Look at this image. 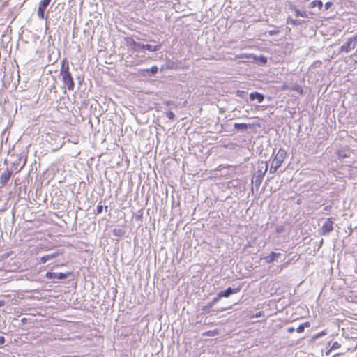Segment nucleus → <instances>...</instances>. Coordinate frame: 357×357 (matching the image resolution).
Listing matches in <instances>:
<instances>
[{"mask_svg":"<svg viewBox=\"0 0 357 357\" xmlns=\"http://www.w3.org/2000/svg\"><path fill=\"white\" fill-rule=\"evenodd\" d=\"M60 75L64 85L69 91H73L75 87V82L70 72L69 63L66 58L63 59L61 63Z\"/></svg>","mask_w":357,"mask_h":357,"instance_id":"1","label":"nucleus"},{"mask_svg":"<svg viewBox=\"0 0 357 357\" xmlns=\"http://www.w3.org/2000/svg\"><path fill=\"white\" fill-rule=\"evenodd\" d=\"M287 157V152L284 149H279L276 155L271 162L270 168L271 173H275L277 169L282 165V162Z\"/></svg>","mask_w":357,"mask_h":357,"instance_id":"2","label":"nucleus"},{"mask_svg":"<svg viewBox=\"0 0 357 357\" xmlns=\"http://www.w3.org/2000/svg\"><path fill=\"white\" fill-rule=\"evenodd\" d=\"M357 45V33L352 37L349 38L347 41L341 46L340 51L344 52H349L354 50Z\"/></svg>","mask_w":357,"mask_h":357,"instance_id":"3","label":"nucleus"},{"mask_svg":"<svg viewBox=\"0 0 357 357\" xmlns=\"http://www.w3.org/2000/svg\"><path fill=\"white\" fill-rule=\"evenodd\" d=\"M52 0H41L38 4L37 15L40 20H46L45 13L47 6L50 4Z\"/></svg>","mask_w":357,"mask_h":357,"instance_id":"4","label":"nucleus"},{"mask_svg":"<svg viewBox=\"0 0 357 357\" xmlns=\"http://www.w3.org/2000/svg\"><path fill=\"white\" fill-rule=\"evenodd\" d=\"M333 230V221L332 218H328L321 227V234L323 235L328 234Z\"/></svg>","mask_w":357,"mask_h":357,"instance_id":"5","label":"nucleus"},{"mask_svg":"<svg viewBox=\"0 0 357 357\" xmlns=\"http://www.w3.org/2000/svg\"><path fill=\"white\" fill-rule=\"evenodd\" d=\"M13 174L12 170L6 169L0 176V183L2 186L7 184Z\"/></svg>","mask_w":357,"mask_h":357,"instance_id":"6","label":"nucleus"},{"mask_svg":"<svg viewBox=\"0 0 357 357\" xmlns=\"http://www.w3.org/2000/svg\"><path fill=\"white\" fill-rule=\"evenodd\" d=\"M45 277L50 280H61L67 277V274L63 273L47 272Z\"/></svg>","mask_w":357,"mask_h":357,"instance_id":"7","label":"nucleus"},{"mask_svg":"<svg viewBox=\"0 0 357 357\" xmlns=\"http://www.w3.org/2000/svg\"><path fill=\"white\" fill-rule=\"evenodd\" d=\"M242 285H239L238 287L235 289H232L231 287H228L226 290L220 291V294L222 297H229L232 294H236L241 290Z\"/></svg>","mask_w":357,"mask_h":357,"instance_id":"8","label":"nucleus"},{"mask_svg":"<svg viewBox=\"0 0 357 357\" xmlns=\"http://www.w3.org/2000/svg\"><path fill=\"white\" fill-rule=\"evenodd\" d=\"M238 59H249V58H253L256 61H259L260 63H263V64H265L267 62V59L265 57V56H260V57H257L255 55H252V54H249V55H247V54H241L239 56H237Z\"/></svg>","mask_w":357,"mask_h":357,"instance_id":"9","label":"nucleus"},{"mask_svg":"<svg viewBox=\"0 0 357 357\" xmlns=\"http://www.w3.org/2000/svg\"><path fill=\"white\" fill-rule=\"evenodd\" d=\"M281 254L280 252H271L269 255L266 256L264 259L267 264L273 262L277 257H280Z\"/></svg>","mask_w":357,"mask_h":357,"instance_id":"10","label":"nucleus"},{"mask_svg":"<svg viewBox=\"0 0 357 357\" xmlns=\"http://www.w3.org/2000/svg\"><path fill=\"white\" fill-rule=\"evenodd\" d=\"M250 100H257L259 103H261L264 100V96L259 92H253L250 94Z\"/></svg>","mask_w":357,"mask_h":357,"instance_id":"11","label":"nucleus"},{"mask_svg":"<svg viewBox=\"0 0 357 357\" xmlns=\"http://www.w3.org/2000/svg\"><path fill=\"white\" fill-rule=\"evenodd\" d=\"M161 45H158L155 46H152L151 45L146 44V45H141L139 46V48L142 50H148L149 52H155L160 49Z\"/></svg>","mask_w":357,"mask_h":357,"instance_id":"12","label":"nucleus"},{"mask_svg":"<svg viewBox=\"0 0 357 357\" xmlns=\"http://www.w3.org/2000/svg\"><path fill=\"white\" fill-rule=\"evenodd\" d=\"M126 44L132 47L134 50L137 51L139 49L140 43L135 42L132 38H126Z\"/></svg>","mask_w":357,"mask_h":357,"instance_id":"13","label":"nucleus"},{"mask_svg":"<svg viewBox=\"0 0 357 357\" xmlns=\"http://www.w3.org/2000/svg\"><path fill=\"white\" fill-rule=\"evenodd\" d=\"M234 128L237 129V130H246L248 128H251L253 127V125H251V124H246L245 123H236L234 124Z\"/></svg>","mask_w":357,"mask_h":357,"instance_id":"14","label":"nucleus"},{"mask_svg":"<svg viewBox=\"0 0 357 357\" xmlns=\"http://www.w3.org/2000/svg\"><path fill=\"white\" fill-rule=\"evenodd\" d=\"M259 165V176H263L268 169V164L266 162H260Z\"/></svg>","mask_w":357,"mask_h":357,"instance_id":"15","label":"nucleus"},{"mask_svg":"<svg viewBox=\"0 0 357 357\" xmlns=\"http://www.w3.org/2000/svg\"><path fill=\"white\" fill-rule=\"evenodd\" d=\"M57 255H58V253H53V254L46 255L43 256L42 257H40V263H45L48 260L54 259Z\"/></svg>","mask_w":357,"mask_h":357,"instance_id":"16","label":"nucleus"},{"mask_svg":"<svg viewBox=\"0 0 357 357\" xmlns=\"http://www.w3.org/2000/svg\"><path fill=\"white\" fill-rule=\"evenodd\" d=\"M158 68L156 66H152L151 68H146V69H142L141 70V72L144 73H148V74H152V75H155L158 73Z\"/></svg>","mask_w":357,"mask_h":357,"instance_id":"17","label":"nucleus"},{"mask_svg":"<svg viewBox=\"0 0 357 357\" xmlns=\"http://www.w3.org/2000/svg\"><path fill=\"white\" fill-rule=\"evenodd\" d=\"M310 326V323L309 321H306L305 323L301 324L296 328V332L298 333H301L304 331L305 328H307Z\"/></svg>","mask_w":357,"mask_h":357,"instance_id":"18","label":"nucleus"},{"mask_svg":"<svg viewBox=\"0 0 357 357\" xmlns=\"http://www.w3.org/2000/svg\"><path fill=\"white\" fill-rule=\"evenodd\" d=\"M322 6H323V3L320 0H314L310 3L311 8L318 7L319 9H321Z\"/></svg>","mask_w":357,"mask_h":357,"instance_id":"19","label":"nucleus"},{"mask_svg":"<svg viewBox=\"0 0 357 357\" xmlns=\"http://www.w3.org/2000/svg\"><path fill=\"white\" fill-rule=\"evenodd\" d=\"M290 89L298 92L300 95H303L304 93L303 87L298 84L293 86Z\"/></svg>","mask_w":357,"mask_h":357,"instance_id":"20","label":"nucleus"},{"mask_svg":"<svg viewBox=\"0 0 357 357\" xmlns=\"http://www.w3.org/2000/svg\"><path fill=\"white\" fill-rule=\"evenodd\" d=\"M218 334V331L217 329L215 330H210L208 331H206L202 333L203 336H215Z\"/></svg>","mask_w":357,"mask_h":357,"instance_id":"21","label":"nucleus"},{"mask_svg":"<svg viewBox=\"0 0 357 357\" xmlns=\"http://www.w3.org/2000/svg\"><path fill=\"white\" fill-rule=\"evenodd\" d=\"M341 347V344L338 342H334L331 347V349L326 352V355H328L333 350L337 349Z\"/></svg>","mask_w":357,"mask_h":357,"instance_id":"22","label":"nucleus"},{"mask_svg":"<svg viewBox=\"0 0 357 357\" xmlns=\"http://www.w3.org/2000/svg\"><path fill=\"white\" fill-rule=\"evenodd\" d=\"M221 298H222V297L221 296V295H220V294L219 292L217 294V296L215 298H213V299L212 300V302L209 304V307H211L213 303H215L218 301H219Z\"/></svg>","mask_w":357,"mask_h":357,"instance_id":"23","label":"nucleus"},{"mask_svg":"<svg viewBox=\"0 0 357 357\" xmlns=\"http://www.w3.org/2000/svg\"><path fill=\"white\" fill-rule=\"evenodd\" d=\"M337 155L340 158H348L349 155L347 154H346L345 153H344L343 151H338L337 152Z\"/></svg>","mask_w":357,"mask_h":357,"instance_id":"24","label":"nucleus"},{"mask_svg":"<svg viewBox=\"0 0 357 357\" xmlns=\"http://www.w3.org/2000/svg\"><path fill=\"white\" fill-rule=\"evenodd\" d=\"M166 116L169 119V120H174V117H175V115L174 114V112H172V111H169L166 113Z\"/></svg>","mask_w":357,"mask_h":357,"instance_id":"25","label":"nucleus"},{"mask_svg":"<svg viewBox=\"0 0 357 357\" xmlns=\"http://www.w3.org/2000/svg\"><path fill=\"white\" fill-rule=\"evenodd\" d=\"M326 333H327L326 331L324 330V331L318 333L317 334H316L314 335V338H319V337L326 335Z\"/></svg>","mask_w":357,"mask_h":357,"instance_id":"26","label":"nucleus"},{"mask_svg":"<svg viewBox=\"0 0 357 357\" xmlns=\"http://www.w3.org/2000/svg\"><path fill=\"white\" fill-rule=\"evenodd\" d=\"M102 210H103V206H102V205H101V204L98 205V206H97V208H96V212H97V214H100V213H102Z\"/></svg>","mask_w":357,"mask_h":357,"instance_id":"27","label":"nucleus"},{"mask_svg":"<svg viewBox=\"0 0 357 357\" xmlns=\"http://www.w3.org/2000/svg\"><path fill=\"white\" fill-rule=\"evenodd\" d=\"M290 89H291V88H289V87L288 86V85H287V84H283V85L281 86V90H282V91H285V90Z\"/></svg>","mask_w":357,"mask_h":357,"instance_id":"28","label":"nucleus"},{"mask_svg":"<svg viewBox=\"0 0 357 357\" xmlns=\"http://www.w3.org/2000/svg\"><path fill=\"white\" fill-rule=\"evenodd\" d=\"M5 342V338L3 336H0V344H3Z\"/></svg>","mask_w":357,"mask_h":357,"instance_id":"29","label":"nucleus"},{"mask_svg":"<svg viewBox=\"0 0 357 357\" xmlns=\"http://www.w3.org/2000/svg\"><path fill=\"white\" fill-rule=\"evenodd\" d=\"M262 312H259L255 314V317H260L261 316Z\"/></svg>","mask_w":357,"mask_h":357,"instance_id":"30","label":"nucleus"},{"mask_svg":"<svg viewBox=\"0 0 357 357\" xmlns=\"http://www.w3.org/2000/svg\"><path fill=\"white\" fill-rule=\"evenodd\" d=\"M294 331V328L293 327H291V328H288V332L289 333H293Z\"/></svg>","mask_w":357,"mask_h":357,"instance_id":"31","label":"nucleus"},{"mask_svg":"<svg viewBox=\"0 0 357 357\" xmlns=\"http://www.w3.org/2000/svg\"><path fill=\"white\" fill-rule=\"evenodd\" d=\"M4 305H5V302H4V301H2V300H1V301H0V307L3 306Z\"/></svg>","mask_w":357,"mask_h":357,"instance_id":"32","label":"nucleus"},{"mask_svg":"<svg viewBox=\"0 0 357 357\" xmlns=\"http://www.w3.org/2000/svg\"><path fill=\"white\" fill-rule=\"evenodd\" d=\"M353 56L357 57V50L355 51V52L353 54Z\"/></svg>","mask_w":357,"mask_h":357,"instance_id":"33","label":"nucleus"},{"mask_svg":"<svg viewBox=\"0 0 357 357\" xmlns=\"http://www.w3.org/2000/svg\"><path fill=\"white\" fill-rule=\"evenodd\" d=\"M330 208V206H327L326 207H325V210H328V208Z\"/></svg>","mask_w":357,"mask_h":357,"instance_id":"34","label":"nucleus"}]
</instances>
